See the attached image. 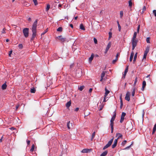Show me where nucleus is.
Segmentation results:
<instances>
[{
	"label": "nucleus",
	"mask_w": 156,
	"mask_h": 156,
	"mask_svg": "<svg viewBox=\"0 0 156 156\" xmlns=\"http://www.w3.org/2000/svg\"><path fill=\"white\" fill-rule=\"evenodd\" d=\"M37 20H36L34 21L33 24L32 25V27L31 28L32 31V37L31 38V41H32L34 40V38L35 37L36 35V28L37 27Z\"/></svg>",
	"instance_id": "nucleus-1"
},
{
	"label": "nucleus",
	"mask_w": 156,
	"mask_h": 156,
	"mask_svg": "<svg viewBox=\"0 0 156 156\" xmlns=\"http://www.w3.org/2000/svg\"><path fill=\"white\" fill-rule=\"evenodd\" d=\"M29 29L28 28H25L23 30V35L25 37H27L29 35Z\"/></svg>",
	"instance_id": "nucleus-2"
},
{
	"label": "nucleus",
	"mask_w": 156,
	"mask_h": 156,
	"mask_svg": "<svg viewBox=\"0 0 156 156\" xmlns=\"http://www.w3.org/2000/svg\"><path fill=\"white\" fill-rule=\"evenodd\" d=\"M114 140V137L112 138L109 141H108V144H106L103 147V149L105 150L108 147H109L112 144L113 140Z\"/></svg>",
	"instance_id": "nucleus-3"
},
{
	"label": "nucleus",
	"mask_w": 156,
	"mask_h": 156,
	"mask_svg": "<svg viewBox=\"0 0 156 156\" xmlns=\"http://www.w3.org/2000/svg\"><path fill=\"white\" fill-rule=\"evenodd\" d=\"M149 47H147L146 50L144 51V55L143 56V59H145L146 58V56L148 53L149 52Z\"/></svg>",
	"instance_id": "nucleus-4"
},
{
	"label": "nucleus",
	"mask_w": 156,
	"mask_h": 156,
	"mask_svg": "<svg viewBox=\"0 0 156 156\" xmlns=\"http://www.w3.org/2000/svg\"><path fill=\"white\" fill-rule=\"evenodd\" d=\"M114 114L112 117L111 120H110V125H113L114 124V121L116 115V113L115 111L114 112Z\"/></svg>",
	"instance_id": "nucleus-5"
},
{
	"label": "nucleus",
	"mask_w": 156,
	"mask_h": 156,
	"mask_svg": "<svg viewBox=\"0 0 156 156\" xmlns=\"http://www.w3.org/2000/svg\"><path fill=\"white\" fill-rule=\"evenodd\" d=\"M126 115V113L124 112H122L121 116V119L120 120V122L122 123L124 119V117Z\"/></svg>",
	"instance_id": "nucleus-6"
},
{
	"label": "nucleus",
	"mask_w": 156,
	"mask_h": 156,
	"mask_svg": "<svg viewBox=\"0 0 156 156\" xmlns=\"http://www.w3.org/2000/svg\"><path fill=\"white\" fill-rule=\"evenodd\" d=\"M130 93L129 92H127L126 94V97H125V99L126 100L129 101L130 100Z\"/></svg>",
	"instance_id": "nucleus-7"
},
{
	"label": "nucleus",
	"mask_w": 156,
	"mask_h": 156,
	"mask_svg": "<svg viewBox=\"0 0 156 156\" xmlns=\"http://www.w3.org/2000/svg\"><path fill=\"white\" fill-rule=\"evenodd\" d=\"M57 38H58L62 42H64L66 41V38L63 37L62 36H58L57 37Z\"/></svg>",
	"instance_id": "nucleus-8"
},
{
	"label": "nucleus",
	"mask_w": 156,
	"mask_h": 156,
	"mask_svg": "<svg viewBox=\"0 0 156 156\" xmlns=\"http://www.w3.org/2000/svg\"><path fill=\"white\" fill-rule=\"evenodd\" d=\"M128 66H127L125 69V71L124 72V73L123 74V76H122V78H125V76L126 74V73L128 71Z\"/></svg>",
	"instance_id": "nucleus-9"
},
{
	"label": "nucleus",
	"mask_w": 156,
	"mask_h": 156,
	"mask_svg": "<svg viewBox=\"0 0 156 156\" xmlns=\"http://www.w3.org/2000/svg\"><path fill=\"white\" fill-rule=\"evenodd\" d=\"M111 43H109L108 44V45H107L106 48L105 49V54H106L107 53L108 51V50H109V49L111 47Z\"/></svg>",
	"instance_id": "nucleus-10"
},
{
	"label": "nucleus",
	"mask_w": 156,
	"mask_h": 156,
	"mask_svg": "<svg viewBox=\"0 0 156 156\" xmlns=\"http://www.w3.org/2000/svg\"><path fill=\"white\" fill-rule=\"evenodd\" d=\"M118 142L117 139L115 140L114 142V144L112 146V148H114L116 146Z\"/></svg>",
	"instance_id": "nucleus-11"
},
{
	"label": "nucleus",
	"mask_w": 156,
	"mask_h": 156,
	"mask_svg": "<svg viewBox=\"0 0 156 156\" xmlns=\"http://www.w3.org/2000/svg\"><path fill=\"white\" fill-rule=\"evenodd\" d=\"M137 41L136 39L133 40L132 39V45L136 46L137 45Z\"/></svg>",
	"instance_id": "nucleus-12"
},
{
	"label": "nucleus",
	"mask_w": 156,
	"mask_h": 156,
	"mask_svg": "<svg viewBox=\"0 0 156 156\" xmlns=\"http://www.w3.org/2000/svg\"><path fill=\"white\" fill-rule=\"evenodd\" d=\"M67 126L69 129L73 127L72 123H70V122L69 121L67 123Z\"/></svg>",
	"instance_id": "nucleus-13"
},
{
	"label": "nucleus",
	"mask_w": 156,
	"mask_h": 156,
	"mask_svg": "<svg viewBox=\"0 0 156 156\" xmlns=\"http://www.w3.org/2000/svg\"><path fill=\"white\" fill-rule=\"evenodd\" d=\"M128 125V124H126V126H127ZM128 125H129V127H128V128H127V130H130V129H131V128H132V123H129L128 124Z\"/></svg>",
	"instance_id": "nucleus-14"
},
{
	"label": "nucleus",
	"mask_w": 156,
	"mask_h": 156,
	"mask_svg": "<svg viewBox=\"0 0 156 156\" xmlns=\"http://www.w3.org/2000/svg\"><path fill=\"white\" fill-rule=\"evenodd\" d=\"M90 151V150L89 149H83L81 151V152L82 153H88Z\"/></svg>",
	"instance_id": "nucleus-15"
},
{
	"label": "nucleus",
	"mask_w": 156,
	"mask_h": 156,
	"mask_svg": "<svg viewBox=\"0 0 156 156\" xmlns=\"http://www.w3.org/2000/svg\"><path fill=\"white\" fill-rule=\"evenodd\" d=\"M134 53L133 51H132L130 56L129 58V61L131 62L133 60V58L134 56Z\"/></svg>",
	"instance_id": "nucleus-16"
},
{
	"label": "nucleus",
	"mask_w": 156,
	"mask_h": 156,
	"mask_svg": "<svg viewBox=\"0 0 156 156\" xmlns=\"http://www.w3.org/2000/svg\"><path fill=\"white\" fill-rule=\"evenodd\" d=\"M105 92L104 96H105V97L107 96L108 94L109 93L110 91L107 89L106 87L105 88Z\"/></svg>",
	"instance_id": "nucleus-17"
},
{
	"label": "nucleus",
	"mask_w": 156,
	"mask_h": 156,
	"mask_svg": "<svg viewBox=\"0 0 156 156\" xmlns=\"http://www.w3.org/2000/svg\"><path fill=\"white\" fill-rule=\"evenodd\" d=\"M122 135L120 133H117L116 134V137H117V136L118 137L117 139V140L121 138L122 137Z\"/></svg>",
	"instance_id": "nucleus-18"
},
{
	"label": "nucleus",
	"mask_w": 156,
	"mask_h": 156,
	"mask_svg": "<svg viewBox=\"0 0 156 156\" xmlns=\"http://www.w3.org/2000/svg\"><path fill=\"white\" fill-rule=\"evenodd\" d=\"M94 55L93 54H92L91 56L89 58V61L90 62L93 59V58L94 57Z\"/></svg>",
	"instance_id": "nucleus-19"
},
{
	"label": "nucleus",
	"mask_w": 156,
	"mask_h": 156,
	"mask_svg": "<svg viewBox=\"0 0 156 156\" xmlns=\"http://www.w3.org/2000/svg\"><path fill=\"white\" fill-rule=\"evenodd\" d=\"M108 151H105L102 153L100 156H105L108 154Z\"/></svg>",
	"instance_id": "nucleus-20"
},
{
	"label": "nucleus",
	"mask_w": 156,
	"mask_h": 156,
	"mask_svg": "<svg viewBox=\"0 0 156 156\" xmlns=\"http://www.w3.org/2000/svg\"><path fill=\"white\" fill-rule=\"evenodd\" d=\"M71 101H69L67 102L66 104V106L67 108H69L71 105Z\"/></svg>",
	"instance_id": "nucleus-21"
},
{
	"label": "nucleus",
	"mask_w": 156,
	"mask_h": 156,
	"mask_svg": "<svg viewBox=\"0 0 156 156\" xmlns=\"http://www.w3.org/2000/svg\"><path fill=\"white\" fill-rule=\"evenodd\" d=\"M7 87V85L5 83L2 86V90H5L6 89Z\"/></svg>",
	"instance_id": "nucleus-22"
},
{
	"label": "nucleus",
	"mask_w": 156,
	"mask_h": 156,
	"mask_svg": "<svg viewBox=\"0 0 156 156\" xmlns=\"http://www.w3.org/2000/svg\"><path fill=\"white\" fill-rule=\"evenodd\" d=\"M156 130V124L154 125V128L153 129V131H152V134H153L154 133Z\"/></svg>",
	"instance_id": "nucleus-23"
},
{
	"label": "nucleus",
	"mask_w": 156,
	"mask_h": 156,
	"mask_svg": "<svg viewBox=\"0 0 156 156\" xmlns=\"http://www.w3.org/2000/svg\"><path fill=\"white\" fill-rule=\"evenodd\" d=\"M137 55V53H136L134 55V57L133 60V62L134 63V62L136 61Z\"/></svg>",
	"instance_id": "nucleus-24"
},
{
	"label": "nucleus",
	"mask_w": 156,
	"mask_h": 156,
	"mask_svg": "<svg viewBox=\"0 0 156 156\" xmlns=\"http://www.w3.org/2000/svg\"><path fill=\"white\" fill-rule=\"evenodd\" d=\"M80 28L82 30H84L85 28L83 24H81L80 25Z\"/></svg>",
	"instance_id": "nucleus-25"
},
{
	"label": "nucleus",
	"mask_w": 156,
	"mask_h": 156,
	"mask_svg": "<svg viewBox=\"0 0 156 156\" xmlns=\"http://www.w3.org/2000/svg\"><path fill=\"white\" fill-rule=\"evenodd\" d=\"M135 87H134V88H133V90L132 93V94L133 97L134 95L135 92Z\"/></svg>",
	"instance_id": "nucleus-26"
},
{
	"label": "nucleus",
	"mask_w": 156,
	"mask_h": 156,
	"mask_svg": "<svg viewBox=\"0 0 156 156\" xmlns=\"http://www.w3.org/2000/svg\"><path fill=\"white\" fill-rule=\"evenodd\" d=\"M137 35V33L136 32H135L134 33L133 37L132 39L135 40L136 39Z\"/></svg>",
	"instance_id": "nucleus-27"
},
{
	"label": "nucleus",
	"mask_w": 156,
	"mask_h": 156,
	"mask_svg": "<svg viewBox=\"0 0 156 156\" xmlns=\"http://www.w3.org/2000/svg\"><path fill=\"white\" fill-rule=\"evenodd\" d=\"M50 8V5L49 4H48L47 5V7L46 9V11L47 12L48 11Z\"/></svg>",
	"instance_id": "nucleus-28"
},
{
	"label": "nucleus",
	"mask_w": 156,
	"mask_h": 156,
	"mask_svg": "<svg viewBox=\"0 0 156 156\" xmlns=\"http://www.w3.org/2000/svg\"><path fill=\"white\" fill-rule=\"evenodd\" d=\"M36 91V90L34 88H31L30 90V92L31 93H35Z\"/></svg>",
	"instance_id": "nucleus-29"
},
{
	"label": "nucleus",
	"mask_w": 156,
	"mask_h": 156,
	"mask_svg": "<svg viewBox=\"0 0 156 156\" xmlns=\"http://www.w3.org/2000/svg\"><path fill=\"white\" fill-rule=\"evenodd\" d=\"M132 3L131 0H130L129 1V6L130 7H131L132 6Z\"/></svg>",
	"instance_id": "nucleus-30"
},
{
	"label": "nucleus",
	"mask_w": 156,
	"mask_h": 156,
	"mask_svg": "<svg viewBox=\"0 0 156 156\" xmlns=\"http://www.w3.org/2000/svg\"><path fill=\"white\" fill-rule=\"evenodd\" d=\"M62 27H58L57 30V31L61 32L62 31Z\"/></svg>",
	"instance_id": "nucleus-31"
},
{
	"label": "nucleus",
	"mask_w": 156,
	"mask_h": 156,
	"mask_svg": "<svg viewBox=\"0 0 156 156\" xmlns=\"http://www.w3.org/2000/svg\"><path fill=\"white\" fill-rule=\"evenodd\" d=\"M137 82V77H136L135 78V80L134 82V84H133L134 87L136 85V83Z\"/></svg>",
	"instance_id": "nucleus-32"
},
{
	"label": "nucleus",
	"mask_w": 156,
	"mask_h": 156,
	"mask_svg": "<svg viewBox=\"0 0 156 156\" xmlns=\"http://www.w3.org/2000/svg\"><path fill=\"white\" fill-rule=\"evenodd\" d=\"M84 88V86H80L79 88V89L80 91H82Z\"/></svg>",
	"instance_id": "nucleus-33"
},
{
	"label": "nucleus",
	"mask_w": 156,
	"mask_h": 156,
	"mask_svg": "<svg viewBox=\"0 0 156 156\" xmlns=\"http://www.w3.org/2000/svg\"><path fill=\"white\" fill-rule=\"evenodd\" d=\"M105 74V72L103 71L101 75V77L103 78Z\"/></svg>",
	"instance_id": "nucleus-34"
},
{
	"label": "nucleus",
	"mask_w": 156,
	"mask_h": 156,
	"mask_svg": "<svg viewBox=\"0 0 156 156\" xmlns=\"http://www.w3.org/2000/svg\"><path fill=\"white\" fill-rule=\"evenodd\" d=\"M34 147H35L34 145V144H33L32 145L31 149H30V151L31 152H33L34 151Z\"/></svg>",
	"instance_id": "nucleus-35"
},
{
	"label": "nucleus",
	"mask_w": 156,
	"mask_h": 156,
	"mask_svg": "<svg viewBox=\"0 0 156 156\" xmlns=\"http://www.w3.org/2000/svg\"><path fill=\"white\" fill-rule=\"evenodd\" d=\"M95 132H94L93 133H92V137H91V140H92L93 138H94V137L95 136Z\"/></svg>",
	"instance_id": "nucleus-36"
},
{
	"label": "nucleus",
	"mask_w": 156,
	"mask_h": 156,
	"mask_svg": "<svg viewBox=\"0 0 156 156\" xmlns=\"http://www.w3.org/2000/svg\"><path fill=\"white\" fill-rule=\"evenodd\" d=\"M150 38L149 37H148L147 38L146 41L147 43H150Z\"/></svg>",
	"instance_id": "nucleus-37"
},
{
	"label": "nucleus",
	"mask_w": 156,
	"mask_h": 156,
	"mask_svg": "<svg viewBox=\"0 0 156 156\" xmlns=\"http://www.w3.org/2000/svg\"><path fill=\"white\" fill-rule=\"evenodd\" d=\"M146 85V81L145 80H144L143 82L142 86H143V87H145Z\"/></svg>",
	"instance_id": "nucleus-38"
},
{
	"label": "nucleus",
	"mask_w": 156,
	"mask_h": 156,
	"mask_svg": "<svg viewBox=\"0 0 156 156\" xmlns=\"http://www.w3.org/2000/svg\"><path fill=\"white\" fill-rule=\"evenodd\" d=\"M110 126H111V133H112L113 132V129H114L113 125H110Z\"/></svg>",
	"instance_id": "nucleus-39"
},
{
	"label": "nucleus",
	"mask_w": 156,
	"mask_h": 156,
	"mask_svg": "<svg viewBox=\"0 0 156 156\" xmlns=\"http://www.w3.org/2000/svg\"><path fill=\"white\" fill-rule=\"evenodd\" d=\"M127 142V141L126 140H125L124 141H123L122 142V144L123 145V146H124L125 145V144H126Z\"/></svg>",
	"instance_id": "nucleus-40"
},
{
	"label": "nucleus",
	"mask_w": 156,
	"mask_h": 156,
	"mask_svg": "<svg viewBox=\"0 0 156 156\" xmlns=\"http://www.w3.org/2000/svg\"><path fill=\"white\" fill-rule=\"evenodd\" d=\"M120 18H122L123 15V12L122 11H120Z\"/></svg>",
	"instance_id": "nucleus-41"
},
{
	"label": "nucleus",
	"mask_w": 156,
	"mask_h": 156,
	"mask_svg": "<svg viewBox=\"0 0 156 156\" xmlns=\"http://www.w3.org/2000/svg\"><path fill=\"white\" fill-rule=\"evenodd\" d=\"M18 47L20 49H22L23 47V46L22 44H20L18 45Z\"/></svg>",
	"instance_id": "nucleus-42"
},
{
	"label": "nucleus",
	"mask_w": 156,
	"mask_h": 156,
	"mask_svg": "<svg viewBox=\"0 0 156 156\" xmlns=\"http://www.w3.org/2000/svg\"><path fill=\"white\" fill-rule=\"evenodd\" d=\"M118 59L116 58H115V59L113 60L112 61V63L113 64H114L117 61Z\"/></svg>",
	"instance_id": "nucleus-43"
},
{
	"label": "nucleus",
	"mask_w": 156,
	"mask_h": 156,
	"mask_svg": "<svg viewBox=\"0 0 156 156\" xmlns=\"http://www.w3.org/2000/svg\"><path fill=\"white\" fill-rule=\"evenodd\" d=\"M117 22L118 24V26L119 31H120V30H121V26H120V25H119V22L118 21H117Z\"/></svg>",
	"instance_id": "nucleus-44"
},
{
	"label": "nucleus",
	"mask_w": 156,
	"mask_h": 156,
	"mask_svg": "<svg viewBox=\"0 0 156 156\" xmlns=\"http://www.w3.org/2000/svg\"><path fill=\"white\" fill-rule=\"evenodd\" d=\"M33 1L34 3V5H37L38 3H37V1H36V0H33Z\"/></svg>",
	"instance_id": "nucleus-45"
},
{
	"label": "nucleus",
	"mask_w": 156,
	"mask_h": 156,
	"mask_svg": "<svg viewBox=\"0 0 156 156\" xmlns=\"http://www.w3.org/2000/svg\"><path fill=\"white\" fill-rule=\"evenodd\" d=\"M112 33L111 32H109V38L110 39L111 37L112 36Z\"/></svg>",
	"instance_id": "nucleus-46"
},
{
	"label": "nucleus",
	"mask_w": 156,
	"mask_h": 156,
	"mask_svg": "<svg viewBox=\"0 0 156 156\" xmlns=\"http://www.w3.org/2000/svg\"><path fill=\"white\" fill-rule=\"evenodd\" d=\"M5 30H6V29H5V28H4L2 30V33H3V34H5Z\"/></svg>",
	"instance_id": "nucleus-47"
},
{
	"label": "nucleus",
	"mask_w": 156,
	"mask_h": 156,
	"mask_svg": "<svg viewBox=\"0 0 156 156\" xmlns=\"http://www.w3.org/2000/svg\"><path fill=\"white\" fill-rule=\"evenodd\" d=\"M119 55H120L119 53H118L116 54V55L115 56V58H116V59H118V57L119 56Z\"/></svg>",
	"instance_id": "nucleus-48"
},
{
	"label": "nucleus",
	"mask_w": 156,
	"mask_h": 156,
	"mask_svg": "<svg viewBox=\"0 0 156 156\" xmlns=\"http://www.w3.org/2000/svg\"><path fill=\"white\" fill-rule=\"evenodd\" d=\"M145 10H146V7L145 6H144L143 7V9H142V13L144 12Z\"/></svg>",
	"instance_id": "nucleus-49"
},
{
	"label": "nucleus",
	"mask_w": 156,
	"mask_h": 156,
	"mask_svg": "<svg viewBox=\"0 0 156 156\" xmlns=\"http://www.w3.org/2000/svg\"><path fill=\"white\" fill-rule=\"evenodd\" d=\"M140 28V25H138V27L137 28V32L138 33L139 32Z\"/></svg>",
	"instance_id": "nucleus-50"
},
{
	"label": "nucleus",
	"mask_w": 156,
	"mask_h": 156,
	"mask_svg": "<svg viewBox=\"0 0 156 156\" xmlns=\"http://www.w3.org/2000/svg\"><path fill=\"white\" fill-rule=\"evenodd\" d=\"M153 14H154L155 16V17H156V10H154L153 11Z\"/></svg>",
	"instance_id": "nucleus-51"
},
{
	"label": "nucleus",
	"mask_w": 156,
	"mask_h": 156,
	"mask_svg": "<svg viewBox=\"0 0 156 156\" xmlns=\"http://www.w3.org/2000/svg\"><path fill=\"white\" fill-rule=\"evenodd\" d=\"M94 43L95 44H97V41L96 39L95 38H94Z\"/></svg>",
	"instance_id": "nucleus-52"
},
{
	"label": "nucleus",
	"mask_w": 156,
	"mask_h": 156,
	"mask_svg": "<svg viewBox=\"0 0 156 156\" xmlns=\"http://www.w3.org/2000/svg\"><path fill=\"white\" fill-rule=\"evenodd\" d=\"M104 106V105H101L100 106V108L99 109V111H101L102 110L103 107Z\"/></svg>",
	"instance_id": "nucleus-53"
},
{
	"label": "nucleus",
	"mask_w": 156,
	"mask_h": 156,
	"mask_svg": "<svg viewBox=\"0 0 156 156\" xmlns=\"http://www.w3.org/2000/svg\"><path fill=\"white\" fill-rule=\"evenodd\" d=\"M12 51H9V56L11 57V55L12 54Z\"/></svg>",
	"instance_id": "nucleus-54"
},
{
	"label": "nucleus",
	"mask_w": 156,
	"mask_h": 156,
	"mask_svg": "<svg viewBox=\"0 0 156 156\" xmlns=\"http://www.w3.org/2000/svg\"><path fill=\"white\" fill-rule=\"evenodd\" d=\"M20 106V105L18 104V105H16V110H17V109L18 108L19 106Z\"/></svg>",
	"instance_id": "nucleus-55"
},
{
	"label": "nucleus",
	"mask_w": 156,
	"mask_h": 156,
	"mask_svg": "<svg viewBox=\"0 0 156 156\" xmlns=\"http://www.w3.org/2000/svg\"><path fill=\"white\" fill-rule=\"evenodd\" d=\"M120 103H123L122 99L121 96L120 97Z\"/></svg>",
	"instance_id": "nucleus-56"
},
{
	"label": "nucleus",
	"mask_w": 156,
	"mask_h": 156,
	"mask_svg": "<svg viewBox=\"0 0 156 156\" xmlns=\"http://www.w3.org/2000/svg\"><path fill=\"white\" fill-rule=\"evenodd\" d=\"M106 97H105V96H104L103 102H105L107 101V100H106Z\"/></svg>",
	"instance_id": "nucleus-57"
},
{
	"label": "nucleus",
	"mask_w": 156,
	"mask_h": 156,
	"mask_svg": "<svg viewBox=\"0 0 156 156\" xmlns=\"http://www.w3.org/2000/svg\"><path fill=\"white\" fill-rule=\"evenodd\" d=\"M123 105V103H120V108L121 109H122Z\"/></svg>",
	"instance_id": "nucleus-58"
},
{
	"label": "nucleus",
	"mask_w": 156,
	"mask_h": 156,
	"mask_svg": "<svg viewBox=\"0 0 156 156\" xmlns=\"http://www.w3.org/2000/svg\"><path fill=\"white\" fill-rule=\"evenodd\" d=\"M132 143L130 146L126 147L124 149H126L129 148L132 145Z\"/></svg>",
	"instance_id": "nucleus-59"
},
{
	"label": "nucleus",
	"mask_w": 156,
	"mask_h": 156,
	"mask_svg": "<svg viewBox=\"0 0 156 156\" xmlns=\"http://www.w3.org/2000/svg\"><path fill=\"white\" fill-rule=\"evenodd\" d=\"M27 145H29L30 144V140H27Z\"/></svg>",
	"instance_id": "nucleus-60"
},
{
	"label": "nucleus",
	"mask_w": 156,
	"mask_h": 156,
	"mask_svg": "<svg viewBox=\"0 0 156 156\" xmlns=\"http://www.w3.org/2000/svg\"><path fill=\"white\" fill-rule=\"evenodd\" d=\"M9 129L12 130H14L15 129V128H14V127H11L9 128Z\"/></svg>",
	"instance_id": "nucleus-61"
},
{
	"label": "nucleus",
	"mask_w": 156,
	"mask_h": 156,
	"mask_svg": "<svg viewBox=\"0 0 156 156\" xmlns=\"http://www.w3.org/2000/svg\"><path fill=\"white\" fill-rule=\"evenodd\" d=\"M92 90V88H90L89 90V93H91Z\"/></svg>",
	"instance_id": "nucleus-62"
},
{
	"label": "nucleus",
	"mask_w": 156,
	"mask_h": 156,
	"mask_svg": "<svg viewBox=\"0 0 156 156\" xmlns=\"http://www.w3.org/2000/svg\"><path fill=\"white\" fill-rule=\"evenodd\" d=\"M136 47V46L132 45V50H133L134 49V48Z\"/></svg>",
	"instance_id": "nucleus-63"
},
{
	"label": "nucleus",
	"mask_w": 156,
	"mask_h": 156,
	"mask_svg": "<svg viewBox=\"0 0 156 156\" xmlns=\"http://www.w3.org/2000/svg\"><path fill=\"white\" fill-rule=\"evenodd\" d=\"M79 108H76L75 109V111H77L78 110H79Z\"/></svg>",
	"instance_id": "nucleus-64"
}]
</instances>
